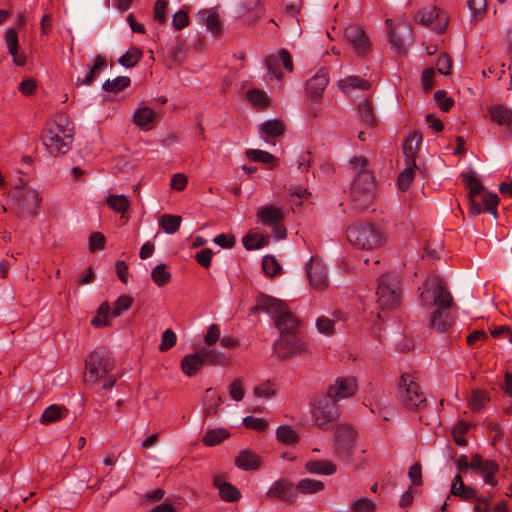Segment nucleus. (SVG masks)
Returning <instances> with one entry per match:
<instances>
[{
  "label": "nucleus",
  "mask_w": 512,
  "mask_h": 512,
  "mask_svg": "<svg viewBox=\"0 0 512 512\" xmlns=\"http://www.w3.org/2000/svg\"><path fill=\"white\" fill-rule=\"evenodd\" d=\"M261 464L260 456L248 449L240 451L235 459V466L244 471H255Z\"/></svg>",
  "instance_id": "a878e982"
},
{
  "label": "nucleus",
  "mask_w": 512,
  "mask_h": 512,
  "mask_svg": "<svg viewBox=\"0 0 512 512\" xmlns=\"http://www.w3.org/2000/svg\"><path fill=\"white\" fill-rule=\"evenodd\" d=\"M258 220L266 226L280 224L284 220V213L280 208L272 205L263 206L257 212Z\"/></svg>",
  "instance_id": "bb28decb"
},
{
  "label": "nucleus",
  "mask_w": 512,
  "mask_h": 512,
  "mask_svg": "<svg viewBox=\"0 0 512 512\" xmlns=\"http://www.w3.org/2000/svg\"><path fill=\"white\" fill-rule=\"evenodd\" d=\"M422 142V134L413 131L409 133L403 143V153L406 157V165L415 166L416 161L415 158L418 154L420 144Z\"/></svg>",
  "instance_id": "412c9836"
},
{
  "label": "nucleus",
  "mask_w": 512,
  "mask_h": 512,
  "mask_svg": "<svg viewBox=\"0 0 512 512\" xmlns=\"http://www.w3.org/2000/svg\"><path fill=\"white\" fill-rule=\"evenodd\" d=\"M247 250H256L262 248L266 244V238L259 233H248L242 240Z\"/></svg>",
  "instance_id": "de8ad7c7"
},
{
  "label": "nucleus",
  "mask_w": 512,
  "mask_h": 512,
  "mask_svg": "<svg viewBox=\"0 0 512 512\" xmlns=\"http://www.w3.org/2000/svg\"><path fill=\"white\" fill-rule=\"evenodd\" d=\"M106 67L105 55L99 54L95 57L93 64H88V72L85 77H78L75 81L76 86L91 85L99 76L102 69Z\"/></svg>",
  "instance_id": "b1692460"
},
{
  "label": "nucleus",
  "mask_w": 512,
  "mask_h": 512,
  "mask_svg": "<svg viewBox=\"0 0 512 512\" xmlns=\"http://www.w3.org/2000/svg\"><path fill=\"white\" fill-rule=\"evenodd\" d=\"M213 484L218 488L219 496L223 501L236 502L241 498L239 489L230 482H226L223 475H215Z\"/></svg>",
  "instance_id": "aec40b11"
},
{
  "label": "nucleus",
  "mask_w": 512,
  "mask_h": 512,
  "mask_svg": "<svg viewBox=\"0 0 512 512\" xmlns=\"http://www.w3.org/2000/svg\"><path fill=\"white\" fill-rule=\"evenodd\" d=\"M172 25L176 30H181L189 25L188 13L184 10H179L173 15Z\"/></svg>",
  "instance_id": "338daca9"
},
{
  "label": "nucleus",
  "mask_w": 512,
  "mask_h": 512,
  "mask_svg": "<svg viewBox=\"0 0 512 512\" xmlns=\"http://www.w3.org/2000/svg\"><path fill=\"white\" fill-rule=\"evenodd\" d=\"M471 428V424L465 421H459L452 429L451 434L454 442L458 446H466L468 444L465 434Z\"/></svg>",
  "instance_id": "c03bdc74"
},
{
  "label": "nucleus",
  "mask_w": 512,
  "mask_h": 512,
  "mask_svg": "<svg viewBox=\"0 0 512 512\" xmlns=\"http://www.w3.org/2000/svg\"><path fill=\"white\" fill-rule=\"evenodd\" d=\"M199 353L203 356L204 365H223L226 362V355L216 349L202 348Z\"/></svg>",
  "instance_id": "a19ab883"
},
{
  "label": "nucleus",
  "mask_w": 512,
  "mask_h": 512,
  "mask_svg": "<svg viewBox=\"0 0 512 512\" xmlns=\"http://www.w3.org/2000/svg\"><path fill=\"white\" fill-rule=\"evenodd\" d=\"M351 508L354 512H375L376 504L369 498L362 497L356 499Z\"/></svg>",
  "instance_id": "13d9d810"
},
{
  "label": "nucleus",
  "mask_w": 512,
  "mask_h": 512,
  "mask_svg": "<svg viewBox=\"0 0 512 512\" xmlns=\"http://www.w3.org/2000/svg\"><path fill=\"white\" fill-rule=\"evenodd\" d=\"M305 469L308 473L317 475H333L337 471L336 465L330 460H309Z\"/></svg>",
  "instance_id": "c756f323"
},
{
  "label": "nucleus",
  "mask_w": 512,
  "mask_h": 512,
  "mask_svg": "<svg viewBox=\"0 0 512 512\" xmlns=\"http://www.w3.org/2000/svg\"><path fill=\"white\" fill-rule=\"evenodd\" d=\"M142 57L143 53L139 48L131 47L119 58L118 62L123 67L131 68L134 67Z\"/></svg>",
  "instance_id": "79ce46f5"
},
{
  "label": "nucleus",
  "mask_w": 512,
  "mask_h": 512,
  "mask_svg": "<svg viewBox=\"0 0 512 512\" xmlns=\"http://www.w3.org/2000/svg\"><path fill=\"white\" fill-rule=\"evenodd\" d=\"M386 26L388 27V38L391 42L393 48L395 49L397 54L405 53V48L403 46L402 40L397 36L395 30L392 28L393 21L391 19H387L385 21Z\"/></svg>",
  "instance_id": "5fc2aeb1"
},
{
  "label": "nucleus",
  "mask_w": 512,
  "mask_h": 512,
  "mask_svg": "<svg viewBox=\"0 0 512 512\" xmlns=\"http://www.w3.org/2000/svg\"><path fill=\"white\" fill-rule=\"evenodd\" d=\"M182 218L178 215L164 214L159 221V226L167 234L176 233L181 226Z\"/></svg>",
  "instance_id": "58836bf2"
},
{
  "label": "nucleus",
  "mask_w": 512,
  "mask_h": 512,
  "mask_svg": "<svg viewBox=\"0 0 512 512\" xmlns=\"http://www.w3.org/2000/svg\"><path fill=\"white\" fill-rule=\"evenodd\" d=\"M398 394L402 405L408 410H423L427 406L421 387L411 374L401 375Z\"/></svg>",
  "instance_id": "39448f33"
},
{
  "label": "nucleus",
  "mask_w": 512,
  "mask_h": 512,
  "mask_svg": "<svg viewBox=\"0 0 512 512\" xmlns=\"http://www.w3.org/2000/svg\"><path fill=\"white\" fill-rule=\"evenodd\" d=\"M339 415L337 403L326 395L316 399L312 404V420L323 431L329 430L331 424L337 421Z\"/></svg>",
  "instance_id": "0eeeda50"
},
{
  "label": "nucleus",
  "mask_w": 512,
  "mask_h": 512,
  "mask_svg": "<svg viewBox=\"0 0 512 512\" xmlns=\"http://www.w3.org/2000/svg\"><path fill=\"white\" fill-rule=\"evenodd\" d=\"M487 114L491 122L499 126H506L512 132V109L497 103L488 107Z\"/></svg>",
  "instance_id": "6ab92c4d"
},
{
  "label": "nucleus",
  "mask_w": 512,
  "mask_h": 512,
  "mask_svg": "<svg viewBox=\"0 0 512 512\" xmlns=\"http://www.w3.org/2000/svg\"><path fill=\"white\" fill-rule=\"evenodd\" d=\"M106 239L101 232H93L89 237V249L91 252L103 250Z\"/></svg>",
  "instance_id": "052dcab7"
},
{
  "label": "nucleus",
  "mask_w": 512,
  "mask_h": 512,
  "mask_svg": "<svg viewBox=\"0 0 512 512\" xmlns=\"http://www.w3.org/2000/svg\"><path fill=\"white\" fill-rule=\"evenodd\" d=\"M426 293L433 297L432 305L437 309L447 310L453 305V298L442 279L438 277L427 280L424 284Z\"/></svg>",
  "instance_id": "9b49d317"
},
{
  "label": "nucleus",
  "mask_w": 512,
  "mask_h": 512,
  "mask_svg": "<svg viewBox=\"0 0 512 512\" xmlns=\"http://www.w3.org/2000/svg\"><path fill=\"white\" fill-rule=\"evenodd\" d=\"M133 304V298L129 295H121L117 298L114 304L111 315L114 317L120 316L123 312L129 310Z\"/></svg>",
  "instance_id": "864d4df0"
},
{
  "label": "nucleus",
  "mask_w": 512,
  "mask_h": 512,
  "mask_svg": "<svg viewBox=\"0 0 512 512\" xmlns=\"http://www.w3.org/2000/svg\"><path fill=\"white\" fill-rule=\"evenodd\" d=\"M67 412L66 409L58 406L51 405L47 407L41 415L40 422L43 424H49L61 419L64 416V413Z\"/></svg>",
  "instance_id": "a18cd8bd"
},
{
  "label": "nucleus",
  "mask_w": 512,
  "mask_h": 512,
  "mask_svg": "<svg viewBox=\"0 0 512 512\" xmlns=\"http://www.w3.org/2000/svg\"><path fill=\"white\" fill-rule=\"evenodd\" d=\"M266 496L270 499H278L294 503L297 500L298 494L292 483L284 480H278L270 486Z\"/></svg>",
  "instance_id": "dca6fc26"
},
{
  "label": "nucleus",
  "mask_w": 512,
  "mask_h": 512,
  "mask_svg": "<svg viewBox=\"0 0 512 512\" xmlns=\"http://www.w3.org/2000/svg\"><path fill=\"white\" fill-rule=\"evenodd\" d=\"M345 38L358 56H365L371 50V42L362 26L351 24L345 29Z\"/></svg>",
  "instance_id": "ddd939ff"
},
{
  "label": "nucleus",
  "mask_w": 512,
  "mask_h": 512,
  "mask_svg": "<svg viewBox=\"0 0 512 512\" xmlns=\"http://www.w3.org/2000/svg\"><path fill=\"white\" fill-rule=\"evenodd\" d=\"M115 361L110 351L104 347H97L85 359L86 384H96L101 381L104 390L114 387L117 378L111 373Z\"/></svg>",
  "instance_id": "f03ea898"
},
{
  "label": "nucleus",
  "mask_w": 512,
  "mask_h": 512,
  "mask_svg": "<svg viewBox=\"0 0 512 512\" xmlns=\"http://www.w3.org/2000/svg\"><path fill=\"white\" fill-rule=\"evenodd\" d=\"M358 113L361 118L362 125L366 129H374L378 127V120L372 101L368 99L361 101L358 104Z\"/></svg>",
  "instance_id": "cd10ccee"
},
{
  "label": "nucleus",
  "mask_w": 512,
  "mask_h": 512,
  "mask_svg": "<svg viewBox=\"0 0 512 512\" xmlns=\"http://www.w3.org/2000/svg\"><path fill=\"white\" fill-rule=\"evenodd\" d=\"M277 440L286 445H293L299 441V435L289 425H281L276 430Z\"/></svg>",
  "instance_id": "4c0bfd02"
},
{
  "label": "nucleus",
  "mask_w": 512,
  "mask_h": 512,
  "mask_svg": "<svg viewBox=\"0 0 512 512\" xmlns=\"http://www.w3.org/2000/svg\"><path fill=\"white\" fill-rule=\"evenodd\" d=\"M212 255V250L210 248H205L195 254V260L203 268H209L212 262Z\"/></svg>",
  "instance_id": "69168bd1"
},
{
  "label": "nucleus",
  "mask_w": 512,
  "mask_h": 512,
  "mask_svg": "<svg viewBox=\"0 0 512 512\" xmlns=\"http://www.w3.org/2000/svg\"><path fill=\"white\" fill-rule=\"evenodd\" d=\"M5 40L8 51L13 56L14 63L18 66L24 65V58L17 55L18 37L16 30L13 28L8 29L5 35Z\"/></svg>",
  "instance_id": "473e14b6"
},
{
  "label": "nucleus",
  "mask_w": 512,
  "mask_h": 512,
  "mask_svg": "<svg viewBox=\"0 0 512 512\" xmlns=\"http://www.w3.org/2000/svg\"><path fill=\"white\" fill-rule=\"evenodd\" d=\"M177 336L176 333L172 329H166L162 333L161 343L159 345V350L161 352H166L170 350L172 347L176 345Z\"/></svg>",
  "instance_id": "4d7b16f0"
},
{
  "label": "nucleus",
  "mask_w": 512,
  "mask_h": 512,
  "mask_svg": "<svg viewBox=\"0 0 512 512\" xmlns=\"http://www.w3.org/2000/svg\"><path fill=\"white\" fill-rule=\"evenodd\" d=\"M324 488L325 485L323 481L311 478H304L298 482L295 490L299 491L302 494H314L322 491Z\"/></svg>",
  "instance_id": "f704fd0d"
},
{
  "label": "nucleus",
  "mask_w": 512,
  "mask_h": 512,
  "mask_svg": "<svg viewBox=\"0 0 512 512\" xmlns=\"http://www.w3.org/2000/svg\"><path fill=\"white\" fill-rule=\"evenodd\" d=\"M285 309L287 307L281 300L260 294L257 298L256 306L252 310L263 311L275 320Z\"/></svg>",
  "instance_id": "a211bd4d"
},
{
  "label": "nucleus",
  "mask_w": 512,
  "mask_h": 512,
  "mask_svg": "<svg viewBox=\"0 0 512 512\" xmlns=\"http://www.w3.org/2000/svg\"><path fill=\"white\" fill-rule=\"evenodd\" d=\"M203 366V356L199 351L186 354L180 362L181 371L187 377L196 376Z\"/></svg>",
  "instance_id": "5701e85b"
},
{
  "label": "nucleus",
  "mask_w": 512,
  "mask_h": 512,
  "mask_svg": "<svg viewBox=\"0 0 512 512\" xmlns=\"http://www.w3.org/2000/svg\"><path fill=\"white\" fill-rule=\"evenodd\" d=\"M131 84V80L128 76H118L112 80L107 79L102 84V89L106 92L110 93H118L127 87H129Z\"/></svg>",
  "instance_id": "e433bc0d"
},
{
  "label": "nucleus",
  "mask_w": 512,
  "mask_h": 512,
  "mask_svg": "<svg viewBox=\"0 0 512 512\" xmlns=\"http://www.w3.org/2000/svg\"><path fill=\"white\" fill-rule=\"evenodd\" d=\"M197 22L206 26L207 30L213 35L221 33L222 26L218 13L213 9H203L196 14Z\"/></svg>",
  "instance_id": "4be33fe9"
},
{
  "label": "nucleus",
  "mask_w": 512,
  "mask_h": 512,
  "mask_svg": "<svg viewBox=\"0 0 512 512\" xmlns=\"http://www.w3.org/2000/svg\"><path fill=\"white\" fill-rule=\"evenodd\" d=\"M168 2L166 0H157L154 6V19L160 24L167 21Z\"/></svg>",
  "instance_id": "680f3d73"
},
{
  "label": "nucleus",
  "mask_w": 512,
  "mask_h": 512,
  "mask_svg": "<svg viewBox=\"0 0 512 512\" xmlns=\"http://www.w3.org/2000/svg\"><path fill=\"white\" fill-rule=\"evenodd\" d=\"M229 436L230 433L224 428L211 429L206 432L202 438V442L205 446L211 447L220 444Z\"/></svg>",
  "instance_id": "c9c22d12"
},
{
  "label": "nucleus",
  "mask_w": 512,
  "mask_h": 512,
  "mask_svg": "<svg viewBox=\"0 0 512 512\" xmlns=\"http://www.w3.org/2000/svg\"><path fill=\"white\" fill-rule=\"evenodd\" d=\"M155 116L156 114L153 109L149 107H143L134 113L133 121L142 130H149L155 119Z\"/></svg>",
  "instance_id": "2f4dec72"
},
{
  "label": "nucleus",
  "mask_w": 512,
  "mask_h": 512,
  "mask_svg": "<svg viewBox=\"0 0 512 512\" xmlns=\"http://www.w3.org/2000/svg\"><path fill=\"white\" fill-rule=\"evenodd\" d=\"M213 242L221 248L230 249L234 247L236 239L232 234H219L213 239Z\"/></svg>",
  "instance_id": "774afa93"
},
{
  "label": "nucleus",
  "mask_w": 512,
  "mask_h": 512,
  "mask_svg": "<svg viewBox=\"0 0 512 512\" xmlns=\"http://www.w3.org/2000/svg\"><path fill=\"white\" fill-rule=\"evenodd\" d=\"M106 203L109 208L122 215L126 213L130 207V201L125 195H109Z\"/></svg>",
  "instance_id": "ea45409f"
},
{
  "label": "nucleus",
  "mask_w": 512,
  "mask_h": 512,
  "mask_svg": "<svg viewBox=\"0 0 512 512\" xmlns=\"http://www.w3.org/2000/svg\"><path fill=\"white\" fill-rule=\"evenodd\" d=\"M273 349L280 360L311 353L307 343L297 333L281 334L274 342Z\"/></svg>",
  "instance_id": "1a4fd4ad"
},
{
  "label": "nucleus",
  "mask_w": 512,
  "mask_h": 512,
  "mask_svg": "<svg viewBox=\"0 0 512 512\" xmlns=\"http://www.w3.org/2000/svg\"><path fill=\"white\" fill-rule=\"evenodd\" d=\"M305 268L314 290L322 291L328 286L326 267L321 260L312 256Z\"/></svg>",
  "instance_id": "2eb2a0df"
},
{
  "label": "nucleus",
  "mask_w": 512,
  "mask_h": 512,
  "mask_svg": "<svg viewBox=\"0 0 512 512\" xmlns=\"http://www.w3.org/2000/svg\"><path fill=\"white\" fill-rule=\"evenodd\" d=\"M151 278L157 286L162 287L170 281L171 273L167 271L166 264H159L153 268Z\"/></svg>",
  "instance_id": "49530a36"
},
{
  "label": "nucleus",
  "mask_w": 512,
  "mask_h": 512,
  "mask_svg": "<svg viewBox=\"0 0 512 512\" xmlns=\"http://www.w3.org/2000/svg\"><path fill=\"white\" fill-rule=\"evenodd\" d=\"M358 434L348 425H339L334 436V454L343 461H349L356 450Z\"/></svg>",
  "instance_id": "9d476101"
},
{
  "label": "nucleus",
  "mask_w": 512,
  "mask_h": 512,
  "mask_svg": "<svg viewBox=\"0 0 512 512\" xmlns=\"http://www.w3.org/2000/svg\"><path fill=\"white\" fill-rule=\"evenodd\" d=\"M451 324V316L445 310L436 309L429 318V327L438 333L446 332Z\"/></svg>",
  "instance_id": "c85d7f7f"
},
{
  "label": "nucleus",
  "mask_w": 512,
  "mask_h": 512,
  "mask_svg": "<svg viewBox=\"0 0 512 512\" xmlns=\"http://www.w3.org/2000/svg\"><path fill=\"white\" fill-rule=\"evenodd\" d=\"M460 177L465 184V188L468 189L470 216L476 217L481 213H489L496 218L499 205L498 195L484 191V186L477 178L475 171L463 172Z\"/></svg>",
  "instance_id": "7ed1b4c3"
},
{
  "label": "nucleus",
  "mask_w": 512,
  "mask_h": 512,
  "mask_svg": "<svg viewBox=\"0 0 512 512\" xmlns=\"http://www.w3.org/2000/svg\"><path fill=\"white\" fill-rule=\"evenodd\" d=\"M74 126L65 114L45 124L41 140L48 153L52 156L64 155L70 151L73 142Z\"/></svg>",
  "instance_id": "f257e3e1"
},
{
  "label": "nucleus",
  "mask_w": 512,
  "mask_h": 512,
  "mask_svg": "<svg viewBox=\"0 0 512 512\" xmlns=\"http://www.w3.org/2000/svg\"><path fill=\"white\" fill-rule=\"evenodd\" d=\"M346 235L352 245L363 250L379 248L387 241L382 228L373 223L362 222L352 225L347 229Z\"/></svg>",
  "instance_id": "20e7f679"
},
{
  "label": "nucleus",
  "mask_w": 512,
  "mask_h": 512,
  "mask_svg": "<svg viewBox=\"0 0 512 512\" xmlns=\"http://www.w3.org/2000/svg\"><path fill=\"white\" fill-rule=\"evenodd\" d=\"M275 326L278 328L281 334H293L297 333V329L300 325V321L292 314L289 309H285L275 320Z\"/></svg>",
  "instance_id": "393cba45"
},
{
  "label": "nucleus",
  "mask_w": 512,
  "mask_h": 512,
  "mask_svg": "<svg viewBox=\"0 0 512 512\" xmlns=\"http://www.w3.org/2000/svg\"><path fill=\"white\" fill-rule=\"evenodd\" d=\"M489 400L486 391L483 390H475L472 393V398L470 400V408L474 412H479L485 403Z\"/></svg>",
  "instance_id": "6e6d98bb"
},
{
  "label": "nucleus",
  "mask_w": 512,
  "mask_h": 512,
  "mask_svg": "<svg viewBox=\"0 0 512 512\" xmlns=\"http://www.w3.org/2000/svg\"><path fill=\"white\" fill-rule=\"evenodd\" d=\"M338 86L344 93H350L355 89L368 90L371 87V83L358 76H348L341 79Z\"/></svg>",
  "instance_id": "7c9ffc66"
},
{
  "label": "nucleus",
  "mask_w": 512,
  "mask_h": 512,
  "mask_svg": "<svg viewBox=\"0 0 512 512\" xmlns=\"http://www.w3.org/2000/svg\"><path fill=\"white\" fill-rule=\"evenodd\" d=\"M358 384L353 377H338L334 384L330 385L326 396L331 398L335 403L342 399L354 396L357 393Z\"/></svg>",
  "instance_id": "4468645a"
},
{
  "label": "nucleus",
  "mask_w": 512,
  "mask_h": 512,
  "mask_svg": "<svg viewBox=\"0 0 512 512\" xmlns=\"http://www.w3.org/2000/svg\"><path fill=\"white\" fill-rule=\"evenodd\" d=\"M243 425L248 429H253L255 431L262 432L266 429L267 422L262 418L247 416L243 419Z\"/></svg>",
  "instance_id": "e2e57ef3"
},
{
  "label": "nucleus",
  "mask_w": 512,
  "mask_h": 512,
  "mask_svg": "<svg viewBox=\"0 0 512 512\" xmlns=\"http://www.w3.org/2000/svg\"><path fill=\"white\" fill-rule=\"evenodd\" d=\"M261 132L268 137L277 138L285 131V124L279 119H270L261 124Z\"/></svg>",
  "instance_id": "72a5a7b5"
},
{
  "label": "nucleus",
  "mask_w": 512,
  "mask_h": 512,
  "mask_svg": "<svg viewBox=\"0 0 512 512\" xmlns=\"http://www.w3.org/2000/svg\"><path fill=\"white\" fill-rule=\"evenodd\" d=\"M248 101L257 107H266L269 103L265 92L259 89H250L246 92Z\"/></svg>",
  "instance_id": "603ef678"
},
{
  "label": "nucleus",
  "mask_w": 512,
  "mask_h": 512,
  "mask_svg": "<svg viewBox=\"0 0 512 512\" xmlns=\"http://www.w3.org/2000/svg\"><path fill=\"white\" fill-rule=\"evenodd\" d=\"M374 189V179L370 171H364L356 176L352 185V200L355 208L361 211L370 209Z\"/></svg>",
  "instance_id": "6e6552de"
},
{
  "label": "nucleus",
  "mask_w": 512,
  "mask_h": 512,
  "mask_svg": "<svg viewBox=\"0 0 512 512\" xmlns=\"http://www.w3.org/2000/svg\"><path fill=\"white\" fill-rule=\"evenodd\" d=\"M376 304L380 312L377 316L383 319L382 313L392 311L400 305V289L398 282L391 279L389 275H383L379 278L376 290Z\"/></svg>",
  "instance_id": "423d86ee"
},
{
  "label": "nucleus",
  "mask_w": 512,
  "mask_h": 512,
  "mask_svg": "<svg viewBox=\"0 0 512 512\" xmlns=\"http://www.w3.org/2000/svg\"><path fill=\"white\" fill-rule=\"evenodd\" d=\"M111 311L107 301L101 303L97 310V314L91 319V325L96 328H102L109 325L108 315Z\"/></svg>",
  "instance_id": "37998d69"
},
{
  "label": "nucleus",
  "mask_w": 512,
  "mask_h": 512,
  "mask_svg": "<svg viewBox=\"0 0 512 512\" xmlns=\"http://www.w3.org/2000/svg\"><path fill=\"white\" fill-rule=\"evenodd\" d=\"M335 322L327 317H319L316 321L317 330L321 334L331 335L334 331Z\"/></svg>",
  "instance_id": "0e129e2a"
},
{
  "label": "nucleus",
  "mask_w": 512,
  "mask_h": 512,
  "mask_svg": "<svg viewBox=\"0 0 512 512\" xmlns=\"http://www.w3.org/2000/svg\"><path fill=\"white\" fill-rule=\"evenodd\" d=\"M246 156L254 162L260 163H273L276 161V158L271 153L260 150V149H248L246 151Z\"/></svg>",
  "instance_id": "3c124183"
},
{
  "label": "nucleus",
  "mask_w": 512,
  "mask_h": 512,
  "mask_svg": "<svg viewBox=\"0 0 512 512\" xmlns=\"http://www.w3.org/2000/svg\"><path fill=\"white\" fill-rule=\"evenodd\" d=\"M262 269L266 276L275 277L281 271V266L274 256L266 255L262 259Z\"/></svg>",
  "instance_id": "8fccbe9b"
},
{
  "label": "nucleus",
  "mask_w": 512,
  "mask_h": 512,
  "mask_svg": "<svg viewBox=\"0 0 512 512\" xmlns=\"http://www.w3.org/2000/svg\"><path fill=\"white\" fill-rule=\"evenodd\" d=\"M329 83L328 72L321 68L316 74L306 82V92L308 96L315 102H317Z\"/></svg>",
  "instance_id": "f3484780"
},
{
  "label": "nucleus",
  "mask_w": 512,
  "mask_h": 512,
  "mask_svg": "<svg viewBox=\"0 0 512 512\" xmlns=\"http://www.w3.org/2000/svg\"><path fill=\"white\" fill-rule=\"evenodd\" d=\"M434 99L439 103V108L443 112H448L454 105V99L448 97L445 90H437L434 93Z\"/></svg>",
  "instance_id": "bf43d9fd"
},
{
  "label": "nucleus",
  "mask_w": 512,
  "mask_h": 512,
  "mask_svg": "<svg viewBox=\"0 0 512 512\" xmlns=\"http://www.w3.org/2000/svg\"><path fill=\"white\" fill-rule=\"evenodd\" d=\"M417 168V165H406V168L399 174L397 184L400 190L406 191L409 189L413 178H414V169Z\"/></svg>",
  "instance_id": "09e8293b"
},
{
  "label": "nucleus",
  "mask_w": 512,
  "mask_h": 512,
  "mask_svg": "<svg viewBox=\"0 0 512 512\" xmlns=\"http://www.w3.org/2000/svg\"><path fill=\"white\" fill-rule=\"evenodd\" d=\"M416 18L420 24L429 27L437 33H442L448 24L445 13L440 12L436 6L432 5L419 10Z\"/></svg>",
  "instance_id": "f8f14e48"
}]
</instances>
